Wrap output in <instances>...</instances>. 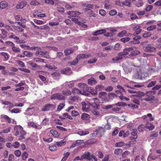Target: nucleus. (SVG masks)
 I'll use <instances>...</instances> for the list:
<instances>
[{"label":"nucleus","instance_id":"obj_1","mask_svg":"<svg viewBox=\"0 0 161 161\" xmlns=\"http://www.w3.org/2000/svg\"><path fill=\"white\" fill-rule=\"evenodd\" d=\"M23 128L20 125H15L14 127V135L19 136V140L24 139L26 134L25 132L23 130Z\"/></svg>","mask_w":161,"mask_h":161},{"label":"nucleus","instance_id":"obj_2","mask_svg":"<svg viewBox=\"0 0 161 161\" xmlns=\"http://www.w3.org/2000/svg\"><path fill=\"white\" fill-rule=\"evenodd\" d=\"M81 159L82 160L86 159L90 161H97V158L93 154L91 155L88 152H85L81 156Z\"/></svg>","mask_w":161,"mask_h":161},{"label":"nucleus","instance_id":"obj_3","mask_svg":"<svg viewBox=\"0 0 161 161\" xmlns=\"http://www.w3.org/2000/svg\"><path fill=\"white\" fill-rule=\"evenodd\" d=\"M65 98V96L60 93L53 94L51 97L52 99H58L59 100H64Z\"/></svg>","mask_w":161,"mask_h":161},{"label":"nucleus","instance_id":"obj_4","mask_svg":"<svg viewBox=\"0 0 161 161\" xmlns=\"http://www.w3.org/2000/svg\"><path fill=\"white\" fill-rule=\"evenodd\" d=\"M145 97L144 98V100L146 101H149L153 100L154 98V96L152 95V91H149L145 94Z\"/></svg>","mask_w":161,"mask_h":161},{"label":"nucleus","instance_id":"obj_5","mask_svg":"<svg viewBox=\"0 0 161 161\" xmlns=\"http://www.w3.org/2000/svg\"><path fill=\"white\" fill-rule=\"evenodd\" d=\"M143 48L145 51L149 52H155L156 50V48L151 44L144 47Z\"/></svg>","mask_w":161,"mask_h":161},{"label":"nucleus","instance_id":"obj_6","mask_svg":"<svg viewBox=\"0 0 161 161\" xmlns=\"http://www.w3.org/2000/svg\"><path fill=\"white\" fill-rule=\"evenodd\" d=\"M56 107L55 105L53 104H47L43 107L42 109V111H48L50 110H52L54 109Z\"/></svg>","mask_w":161,"mask_h":161},{"label":"nucleus","instance_id":"obj_7","mask_svg":"<svg viewBox=\"0 0 161 161\" xmlns=\"http://www.w3.org/2000/svg\"><path fill=\"white\" fill-rule=\"evenodd\" d=\"M133 50V48L132 47L126 48L124 49L123 52L119 53V55H128L129 52H131Z\"/></svg>","mask_w":161,"mask_h":161},{"label":"nucleus","instance_id":"obj_8","mask_svg":"<svg viewBox=\"0 0 161 161\" xmlns=\"http://www.w3.org/2000/svg\"><path fill=\"white\" fill-rule=\"evenodd\" d=\"M81 105L82 106V109L84 111L87 112L90 107V105L87 102H82L81 103Z\"/></svg>","mask_w":161,"mask_h":161},{"label":"nucleus","instance_id":"obj_9","mask_svg":"<svg viewBox=\"0 0 161 161\" xmlns=\"http://www.w3.org/2000/svg\"><path fill=\"white\" fill-rule=\"evenodd\" d=\"M91 56L90 54H79L76 57L78 59H81L86 58Z\"/></svg>","mask_w":161,"mask_h":161},{"label":"nucleus","instance_id":"obj_10","mask_svg":"<svg viewBox=\"0 0 161 161\" xmlns=\"http://www.w3.org/2000/svg\"><path fill=\"white\" fill-rule=\"evenodd\" d=\"M84 141L83 140H77L74 142L70 146L71 147H73L83 144Z\"/></svg>","mask_w":161,"mask_h":161},{"label":"nucleus","instance_id":"obj_11","mask_svg":"<svg viewBox=\"0 0 161 161\" xmlns=\"http://www.w3.org/2000/svg\"><path fill=\"white\" fill-rule=\"evenodd\" d=\"M107 30L106 29H102L101 30H99L97 31L92 33V35L93 36H97L99 34H102L106 32Z\"/></svg>","mask_w":161,"mask_h":161},{"label":"nucleus","instance_id":"obj_12","mask_svg":"<svg viewBox=\"0 0 161 161\" xmlns=\"http://www.w3.org/2000/svg\"><path fill=\"white\" fill-rule=\"evenodd\" d=\"M82 89H81V91L82 92V95H85L86 94L87 91H89V89L88 87H87V85L86 84H83L82 87Z\"/></svg>","mask_w":161,"mask_h":161},{"label":"nucleus","instance_id":"obj_13","mask_svg":"<svg viewBox=\"0 0 161 161\" xmlns=\"http://www.w3.org/2000/svg\"><path fill=\"white\" fill-rule=\"evenodd\" d=\"M27 3L25 1H24L20 3L16 6V8L17 9H22L27 4Z\"/></svg>","mask_w":161,"mask_h":161},{"label":"nucleus","instance_id":"obj_14","mask_svg":"<svg viewBox=\"0 0 161 161\" xmlns=\"http://www.w3.org/2000/svg\"><path fill=\"white\" fill-rule=\"evenodd\" d=\"M88 83L92 86L95 85L97 83V81L94 78L92 77L88 80Z\"/></svg>","mask_w":161,"mask_h":161},{"label":"nucleus","instance_id":"obj_15","mask_svg":"<svg viewBox=\"0 0 161 161\" xmlns=\"http://www.w3.org/2000/svg\"><path fill=\"white\" fill-rule=\"evenodd\" d=\"M72 92L74 95H77V94H81L82 93H83L80 90H79L76 88H74L72 91Z\"/></svg>","mask_w":161,"mask_h":161},{"label":"nucleus","instance_id":"obj_16","mask_svg":"<svg viewBox=\"0 0 161 161\" xmlns=\"http://www.w3.org/2000/svg\"><path fill=\"white\" fill-rule=\"evenodd\" d=\"M141 37L140 36H138L135 37L133 39V40L131 41V42L133 44H139L140 42L139 40L141 39Z\"/></svg>","mask_w":161,"mask_h":161},{"label":"nucleus","instance_id":"obj_17","mask_svg":"<svg viewBox=\"0 0 161 161\" xmlns=\"http://www.w3.org/2000/svg\"><path fill=\"white\" fill-rule=\"evenodd\" d=\"M137 130L136 129H134L132 130V131L131 133L132 136L130 137L131 139H136L137 138Z\"/></svg>","mask_w":161,"mask_h":161},{"label":"nucleus","instance_id":"obj_18","mask_svg":"<svg viewBox=\"0 0 161 161\" xmlns=\"http://www.w3.org/2000/svg\"><path fill=\"white\" fill-rule=\"evenodd\" d=\"M2 33L0 34V37L2 39L5 38L7 36L8 32L4 29H1Z\"/></svg>","mask_w":161,"mask_h":161},{"label":"nucleus","instance_id":"obj_19","mask_svg":"<svg viewBox=\"0 0 161 161\" xmlns=\"http://www.w3.org/2000/svg\"><path fill=\"white\" fill-rule=\"evenodd\" d=\"M62 93V95L64 96H69L71 94L72 92H71L69 90L67 89L63 90Z\"/></svg>","mask_w":161,"mask_h":161},{"label":"nucleus","instance_id":"obj_20","mask_svg":"<svg viewBox=\"0 0 161 161\" xmlns=\"http://www.w3.org/2000/svg\"><path fill=\"white\" fill-rule=\"evenodd\" d=\"M70 155V153L69 152L65 151L63 154V157L61 161H66Z\"/></svg>","mask_w":161,"mask_h":161},{"label":"nucleus","instance_id":"obj_21","mask_svg":"<svg viewBox=\"0 0 161 161\" xmlns=\"http://www.w3.org/2000/svg\"><path fill=\"white\" fill-rule=\"evenodd\" d=\"M7 3L5 1H2L0 2V8L3 9L7 6Z\"/></svg>","mask_w":161,"mask_h":161},{"label":"nucleus","instance_id":"obj_22","mask_svg":"<svg viewBox=\"0 0 161 161\" xmlns=\"http://www.w3.org/2000/svg\"><path fill=\"white\" fill-rule=\"evenodd\" d=\"M50 132L55 137H58L59 135L58 132L53 129L51 130Z\"/></svg>","mask_w":161,"mask_h":161},{"label":"nucleus","instance_id":"obj_23","mask_svg":"<svg viewBox=\"0 0 161 161\" xmlns=\"http://www.w3.org/2000/svg\"><path fill=\"white\" fill-rule=\"evenodd\" d=\"M145 127L149 130H152L154 128V126L153 125L148 122L146 123Z\"/></svg>","mask_w":161,"mask_h":161},{"label":"nucleus","instance_id":"obj_24","mask_svg":"<svg viewBox=\"0 0 161 161\" xmlns=\"http://www.w3.org/2000/svg\"><path fill=\"white\" fill-rule=\"evenodd\" d=\"M0 54H1L2 56H3L4 57V58L3 60V61H6L9 58V55L7 53L2 52L0 53Z\"/></svg>","mask_w":161,"mask_h":161},{"label":"nucleus","instance_id":"obj_25","mask_svg":"<svg viewBox=\"0 0 161 161\" xmlns=\"http://www.w3.org/2000/svg\"><path fill=\"white\" fill-rule=\"evenodd\" d=\"M81 117L82 119L87 120L90 118V116L87 114L83 113L82 114Z\"/></svg>","mask_w":161,"mask_h":161},{"label":"nucleus","instance_id":"obj_26","mask_svg":"<svg viewBox=\"0 0 161 161\" xmlns=\"http://www.w3.org/2000/svg\"><path fill=\"white\" fill-rule=\"evenodd\" d=\"M117 96H118L117 94L112 92L108 94L109 98L111 100H112L115 97H117Z\"/></svg>","mask_w":161,"mask_h":161},{"label":"nucleus","instance_id":"obj_27","mask_svg":"<svg viewBox=\"0 0 161 161\" xmlns=\"http://www.w3.org/2000/svg\"><path fill=\"white\" fill-rule=\"evenodd\" d=\"M77 99V97L71 96L69 97L68 100L70 103H72Z\"/></svg>","mask_w":161,"mask_h":161},{"label":"nucleus","instance_id":"obj_28","mask_svg":"<svg viewBox=\"0 0 161 161\" xmlns=\"http://www.w3.org/2000/svg\"><path fill=\"white\" fill-rule=\"evenodd\" d=\"M23 54L28 57H31L33 56V54L32 53L27 51H25L23 52Z\"/></svg>","mask_w":161,"mask_h":161},{"label":"nucleus","instance_id":"obj_29","mask_svg":"<svg viewBox=\"0 0 161 161\" xmlns=\"http://www.w3.org/2000/svg\"><path fill=\"white\" fill-rule=\"evenodd\" d=\"M89 132L88 131H79L77 132L78 135L80 136H85L89 134Z\"/></svg>","mask_w":161,"mask_h":161},{"label":"nucleus","instance_id":"obj_30","mask_svg":"<svg viewBox=\"0 0 161 161\" xmlns=\"http://www.w3.org/2000/svg\"><path fill=\"white\" fill-rule=\"evenodd\" d=\"M74 51V50L72 48H70L69 49H66L64 51V53L66 55H69L72 53Z\"/></svg>","mask_w":161,"mask_h":161},{"label":"nucleus","instance_id":"obj_31","mask_svg":"<svg viewBox=\"0 0 161 161\" xmlns=\"http://www.w3.org/2000/svg\"><path fill=\"white\" fill-rule=\"evenodd\" d=\"M104 87L102 85H98L96 86L95 89L97 91H100L103 90Z\"/></svg>","mask_w":161,"mask_h":161},{"label":"nucleus","instance_id":"obj_32","mask_svg":"<svg viewBox=\"0 0 161 161\" xmlns=\"http://www.w3.org/2000/svg\"><path fill=\"white\" fill-rule=\"evenodd\" d=\"M11 48L12 50L14 52L18 53L20 52V50L19 47H17L15 46V44Z\"/></svg>","mask_w":161,"mask_h":161},{"label":"nucleus","instance_id":"obj_33","mask_svg":"<svg viewBox=\"0 0 161 161\" xmlns=\"http://www.w3.org/2000/svg\"><path fill=\"white\" fill-rule=\"evenodd\" d=\"M92 113L94 115L97 116V117L100 116L99 112L96 109L93 110L92 111Z\"/></svg>","mask_w":161,"mask_h":161},{"label":"nucleus","instance_id":"obj_34","mask_svg":"<svg viewBox=\"0 0 161 161\" xmlns=\"http://www.w3.org/2000/svg\"><path fill=\"white\" fill-rule=\"evenodd\" d=\"M139 76V75L137 71L135 70L134 71V74L133 76V78L137 79L140 78Z\"/></svg>","mask_w":161,"mask_h":161},{"label":"nucleus","instance_id":"obj_35","mask_svg":"<svg viewBox=\"0 0 161 161\" xmlns=\"http://www.w3.org/2000/svg\"><path fill=\"white\" fill-rule=\"evenodd\" d=\"M123 152V150L120 148L116 149L114 151V154L117 155L121 154Z\"/></svg>","mask_w":161,"mask_h":161},{"label":"nucleus","instance_id":"obj_36","mask_svg":"<svg viewBox=\"0 0 161 161\" xmlns=\"http://www.w3.org/2000/svg\"><path fill=\"white\" fill-rule=\"evenodd\" d=\"M28 154L26 152H24L22 154V158L23 160H26L28 156Z\"/></svg>","mask_w":161,"mask_h":161},{"label":"nucleus","instance_id":"obj_37","mask_svg":"<svg viewBox=\"0 0 161 161\" xmlns=\"http://www.w3.org/2000/svg\"><path fill=\"white\" fill-rule=\"evenodd\" d=\"M107 93L104 92H101L99 93V97L100 98H104L106 96Z\"/></svg>","mask_w":161,"mask_h":161},{"label":"nucleus","instance_id":"obj_38","mask_svg":"<svg viewBox=\"0 0 161 161\" xmlns=\"http://www.w3.org/2000/svg\"><path fill=\"white\" fill-rule=\"evenodd\" d=\"M15 19L17 21H26L25 19H23L21 18L19 15H17L15 16Z\"/></svg>","mask_w":161,"mask_h":161},{"label":"nucleus","instance_id":"obj_39","mask_svg":"<svg viewBox=\"0 0 161 161\" xmlns=\"http://www.w3.org/2000/svg\"><path fill=\"white\" fill-rule=\"evenodd\" d=\"M145 127V126L142 124L139 125L138 128V131L140 132L144 131Z\"/></svg>","mask_w":161,"mask_h":161},{"label":"nucleus","instance_id":"obj_40","mask_svg":"<svg viewBox=\"0 0 161 161\" xmlns=\"http://www.w3.org/2000/svg\"><path fill=\"white\" fill-rule=\"evenodd\" d=\"M135 95L139 97H142L145 96V94L143 92L140 91L136 92Z\"/></svg>","mask_w":161,"mask_h":161},{"label":"nucleus","instance_id":"obj_41","mask_svg":"<svg viewBox=\"0 0 161 161\" xmlns=\"http://www.w3.org/2000/svg\"><path fill=\"white\" fill-rule=\"evenodd\" d=\"M65 143V142L63 140L59 142H56L55 144L57 145L58 146H62L64 145Z\"/></svg>","mask_w":161,"mask_h":161},{"label":"nucleus","instance_id":"obj_42","mask_svg":"<svg viewBox=\"0 0 161 161\" xmlns=\"http://www.w3.org/2000/svg\"><path fill=\"white\" fill-rule=\"evenodd\" d=\"M88 14L89 15V16L90 17H96V14L93 12L91 9H88Z\"/></svg>","mask_w":161,"mask_h":161},{"label":"nucleus","instance_id":"obj_43","mask_svg":"<svg viewBox=\"0 0 161 161\" xmlns=\"http://www.w3.org/2000/svg\"><path fill=\"white\" fill-rule=\"evenodd\" d=\"M65 7L67 10L71 9L73 7L72 5H70L67 3L65 2Z\"/></svg>","mask_w":161,"mask_h":161},{"label":"nucleus","instance_id":"obj_44","mask_svg":"<svg viewBox=\"0 0 161 161\" xmlns=\"http://www.w3.org/2000/svg\"><path fill=\"white\" fill-rule=\"evenodd\" d=\"M157 81L155 80L150 82L148 84L147 86L148 87H151L154 86L156 83Z\"/></svg>","mask_w":161,"mask_h":161},{"label":"nucleus","instance_id":"obj_45","mask_svg":"<svg viewBox=\"0 0 161 161\" xmlns=\"http://www.w3.org/2000/svg\"><path fill=\"white\" fill-rule=\"evenodd\" d=\"M126 33L127 31H123L118 33V36L119 37H123L124 36Z\"/></svg>","mask_w":161,"mask_h":161},{"label":"nucleus","instance_id":"obj_46","mask_svg":"<svg viewBox=\"0 0 161 161\" xmlns=\"http://www.w3.org/2000/svg\"><path fill=\"white\" fill-rule=\"evenodd\" d=\"M140 53V52L138 50H135L131 52L130 53V56H134L138 55Z\"/></svg>","mask_w":161,"mask_h":161},{"label":"nucleus","instance_id":"obj_47","mask_svg":"<svg viewBox=\"0 0 161 161\" xmlns=\"http://www.w3.org/2000/svg\"><path fill=\"white\" fill-rule=\"evenodd\" d=\"M115 105L116 106L124 107L126 106V104L125 103L122 102H119L116 103L114 104V105Z\"/></svg>","mask_w":161,"mask_h":161},{"label":"nucleus","instance_id":"obj_48","mask_svg":"<svg viewBox=\"0 0 161 161\" xmlns=\"http://www.w3.org/2000/svg\"><path fill=\"white\" fill-rule=\"evenodd\" d=\"M156 28V25H152L147 28V30L148 31H152Z\"/></svg>","mask_w":161,"mask_h":161},{"label":"nucleus","instance_id":"obj_49","mask_svg":"<svg viewBox=\"0 0 161 161\" xmlns=\"http://www.w3.org/2000/svg\"><path fill=\"white\" fill-rule=\"evenodd\" d=\"M39 2L37 1L33 0L30 3V4L31 5L36 6L39 4Z\"/></svg>","mask_w":161,"mask_h":161},{"label":"nucleus","instance_id":"obj_50","mask_svg":"<svg viewBox=\"0 0 161 161\" xmlns=\"http://www.w3.org/2000/svg\"><path fill=\"white\" fill-rule=\"evenodd\" d=\"M125 143L123 142H120L115 144V146L116 147H120L124 146Z\"/></svg>","mask_w":161,"mask_h":161},{"label":"nucleus","instance_id":"obj_51","mask_svg":"<svg viewBox=\"0 0 161 161\" xmlns=\"http://www.w3.org/2000/svg\"><path fill=\"white\" fill-rule=\"evenodd\" d=\"M157 158L158 156H156L153 154H151L149 155L148 159H149L152 158L153 160H155L156 158Z\"/></svg>","mask_w":161,"mask_h":161},{"label":"nucleus","instance_id":"obj_52","mask_svg":"<svg viewBox=\"0 0 161 161\" xmlns=\"http://www.w3.org/2000/svg\"><path fill=\"white\" fill-rule=\"evenodd\" d=\"M9 111L12 113H18L20 112L19 110L17 108H14L11 110H9Z\"/></svg>","mask_w":161,"mask_h":161},{"label":"nucleus","instance_id":"obj_53","mask_svg":"<svg viewBox=\"0 0 161 161\" xmlns=\"http://www.w3.org/2000/svg\"><path fill=\"white\" fill-rule=\"evenodd\" d=\"M28 64L29 65L33 67H36L38 66L37 65L36 63H34L32 61H29Z\"/></svg>","mask_w":161,"mask_h":161},{"label":"nucleus","instance_id":"obj_54","mask_svg":"<svg viewBox=\"0 0 161 161\" xmlns=\"http://www.w3.org/2000/svg\"><path fill=\"white\" fill-rule=\"evenodd\" d=\"M63 115L70 119H73L71 116L68 113H64L63 114Z\"/></svg>","mask_w":161,"mask_h":161},{"label":"nucleus","instance_id":"obj_55","mask_svg":"<svg viewBox=\"0 0 161 161\" xmlns=\"http://www.w3.org/2000/svg\"><path fill=\"white\" fill-rule=\"evenodd\" d=\"M65 106L64 103H62L60 104L58 107L57 108V110L58 111H60L62 110L64 107Z\"/></svg>","mask_w":161,"mask_h":161},{"label":"nucleus","instance_id":"obj_56","mask_svg":"<svg viewBox=\"0 0 161 161\" xmlns=\"http://www.w3.org/2000/svg\"><path fill=\"white\" fill-rule=\"evenodd\" d=\"M14 154L16 156L19 157L21 155V152L20 150H17L15 151Z\"/></svg>","mask_w":161,"mask_h":161},{"label":"nucleus","instance_id":"obj_57","mask_svg":"<svg viewBox=\"0 0 161 161\" xmlns=\"http://www.w3.org/2000/svg\"><path fill=\"white\" fill-rule=\"evenodd\" d=\"M34 61L37 63L44 62V60L40 58H36L34 59Z\"/></svg>","mask_w":161,"mask_h":161},{"label":"nucleus","instance_id":"obj_58","mask_svg":"<svg viewBox=\"0 0 161 161\" xmlns=\"http://www.w3.org/2000/svg\"><path fill=\"white\" fill-rule=\"evenodd\" d=\"M57 10L60 13H64V8L61 7H58L57 8Z\"/></svg>","mask_w":161,"mask_h":161},{"label":"nucleus","instance_id":"obj_59","mask_svg":"<svg viewBox=\"0 0 161 161\" xmlns=\"http://www.w3.org/2000/svg\"><path fill=\"white\" fill-rule=\"evenodd\" d=\"M122 4L123 5H125L129 7H130V1L128 0H125V2H122Z\"/></svg>","mask_w":161,"mask_h":161},{"label":"nucleus","instance_id":"obj_60","mask_svg":"<svg viewBox=\"0 0 161 161\" xmlns=\"http://www.w3.org/2000/svg\"><path fill=\"white\" fill-rule=\"evenodd\" d=\"M19 69L22 71L27 73H30L31 71L30 70L24 68H19Z\"/></svg>","mask_w":161,"mask_h":161},{"label":"nucleus","instance_id":"obj_61","mask_svg":"<svg viewBox=\"0 0 161 161\" xmlns=\"http://www.w3.org/2000/svg\"><path fill=\"white\" fill-rule=\"evenodd\" d=\"M31 126L35 128H36L37 129H41L42 128V126L40 125H38V126L36 125V124L34 123H32L31 124Z\"/></svg>","mask_w":161,"mask_h":161},{"label":"nucleus","instance_id":"obj_62","mask_svg":"<svg viewBox=\"0 0 161 161\" xmlns=\"http://www.w3.org/2000/svg\"><path fill=\"white\" fill-rule=\"evenodd\" d=\"M161 87V85H156L152 88L153 90H157L160 89Z\"/></svg>","mask_w":161,"mask_h":161},{"label":"nucleus","instance_id":"obj_63","mask_svg":"<svg viewBox=\"0 0 161 161\" xmlns=\"http://www.w3.org/2000/svg\"><path fill=\"white\" fill-rule=\"evenodd\" d=\"M109 14L111 15V16H113L115 15H116L117 14V12L115 10H111L109 12Z\"/></svg>","mask_w":161,"mask_h":161},{"label":"nucleus","instance_id":"obj_64","mask_svg":"<svg viewBox=\"0 0 161 161\" xmlns=\"http://www.w3.org/2000/svg\"><path fill=\"white\" fill-rule=\"evenodd\" d=\"M153 7L151 5H147L146 8V10L148 12L151 11L153 8Z\"/></svg>","mask_w":161,"mask_h":161}]
</instances>
